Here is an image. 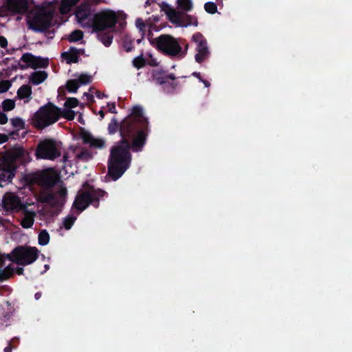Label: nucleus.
<instances>
[{
	"instance_id": "obj_1",
	"label": "nucleus",
	"mask_w": 352,
	"mask_h": 352,
	"mask_svg": "<svg viewBox=\"0 0 352 352\" xmlns=\"http://www.w3.org/2000/svg\"><path fill=\"white\" fill-rule=\"evenodd\" d=\"M129 149V142L122 140L111 150L109 174L114 180L118 179L129 166L131 155Z\"/></svg>"
},
{
	"instance_id": "obj_2",
	"label": "nucleus",
	"mask_w": 352,
	"mask_h": 352,
	"mask_svg": "<svg viewBox=\"0 0 352 352\" xmlns=\"http://www.w3.org/2000/svg\"><path fill=\"white\" fill-rule=\"evenodd\" d=\"M60 116V109L52 104L45 105L34 114L32 123L38 129H43L56 122Z\"/></svg>"
},
{
	"instance_id": "obj_3",
	"label": "nucleus",
	"mask_w": 352,
	"mask_h": 352,
	"mask_svg": "<svg viewBox=\"0 0 352 352\" xmlns=\"http://www.w3.org/2000/svg\"><path fill=\"white\" fill-rule=\"evenodd\" d=\"M38 250L35 247L19 246L14 248L10 254L4 255L5 259L19 265H26L34 262L38 256Z\"/></svg>"
},
{
	"instance_id": "obj_4",
	"label": "nucleus",
	"mask_w": 352,
	"mask_h": 352,
	"mask_svg": "<svg viewBox=\"0 0 352 352\" xmlns=\"http://www.w3.org/2000/svg\"><path fill=\"white\" fill-rule=\"evenodd\" d=\"M121 12L103 10L94 14L93 31L99 32L113 28Z\"/></svg>"
},
{
	"instance_id": "obj_5",
	"label": "nucleus",
	"mask_w": 352,
	"mask_h": 352,
	"mask_svg": "<svg viewBox=\"0 0 352 352\" xmlns=\"http://www.w3.org/2000/svg\"><path fill=\"white\" fill-rule=\"evenodd\" d=\"M62 144L52 139H45L38 144L36 155L37 158L54 160L61 154Z\"/></svg>"
},
{
	"instance_id": "obj_6",
	"label": "nucleus",
	"mask_w": 352,
	"mask_h": 352,
	"mask_svg": "<svg viewBox=\"0 0 352 352\" xmlns=\"http://www.w3.org/2000/svg\"><path fill=\"white\" fill-rule=\"evenodd\" d=\"M151 43L160 51L171 56H176L182 52V47L177 39L168 34L161 35L153 39Z\"/></svg>"
},
{
	"instance_id": "obj_7",
	"label": "nucleus",
	"mask_w": 352,
	"mask_h": 352,
	"mask_svg": "<svg viewBox=\"0 0 352 352\" xmlns=\"http://www.w3.org/2000/svg\"><path fill=\"white\" fill-rule=\"evenodd\" d=\"M23 151L21 148H18L13 151L12 153L8 155V157H10L11 161L6 162V160L1 164L2 173H0V186L3 187L11 182V179L14 177V165L12 164V160L20 157L22 155Z\"/></svg>"
},
{
	"instance_id": "obj_8",
	"label": "nucleus",
	"mask_w": 352,
	"mask_h": 352,
	"mask_svg": "<svg viewBox=\"0 0 352 352\" xmlns=\"http://www.w3.org/2000/svg\"><path fill=\"white\" fill-rule=\"evenodd\" d=\"M50 16L43 13L31 12L28 14L27 23L30 29L41 31L48 27Z\"/></svg>"
},
{
	"instance_id": "obj_9",
	"label": "nucleus",
	"mask_w": 352,
	"mask_h": 352,
	"mask_svg": "<svg viewBox=\"0 0 352 352\" xmlns=\"http://www.w3.org/2000/svg\"><path fill=\"white\" fill-rule=\"evenodd\" d=\"M2 207L8 212H16L25 209L26 206L22 203L19 197L12 192L4 195L2 199Z\"/></svg>"
},
{
	"instance_id": "obj_10",
	"label": "nucleus",
	"mask_w": 352,
	"mask_h": 352,
	"mask_svg": "<svg viewBox=\"0 0 352 352\" xmlns=\"http://www.w3.org/2000/svg\"><path fill=\"white\" fill-rule=\"evenodd\" d=\"M76 18L78 23L83 28H91L94 24V15L91 14L90 6L82 3L76 12Z\"/></svg>"
},
{
	"instance_id": "obj_11",
	"label": "nucleus",
	"mask_w": 352,
	"mask_h": 352,
	"mask_svg": "<svg viewBox=\"0 0 352 352\" xmlns=\"http://www.w3.org/2000/svg\"><path fill=\"white\" fill-rule=\"evenodd\" d=\"M192 39L197 43V53L195 55V60L199 63H201L207 58L209 54L206 42L200 34H195L192 36Z\"/></svg>"
},
{
	"instance_id": "obj_12",
	"label": "nucleus",
	"mask_w": 352,
	"mask_h": 352,
	"mask_svg": "<svg viewBox=\"0 0 352 352\" xmlns=\"http://www.w3.org/2000/svg\"><path fill=\"white\" fill-rule=\"evenodd\" d=\"M91 76L87 74L76 75V78L67 81V89L69 92L75 93L79 87L89 83L91 81Z\"/></svg>"
},
{
	"instance_id": "obj_13",
	"label": "nucleus",
	"mask_w": 352,
	"mask_h": 352,
	"mask_svg": "<svg viewBox=\"0 0 352 352\" xmlns=\"http://www.w3.org/2000/svg\"><path fill=\"white\" fill-rule=\"evenodd\" d=\"M21 60L25 63L23 67L36 69L37 67H45L47 65V60L36 57L30 53L24 54Z\"/></svg>"
},
{
	"instance_id": "obj_14",
	"label": "nucleus",
	"mask_w": 352,
	"mask_h": 352,
	"mask_svg": "<svg viewBox=\"0 0 352 352\" xmlns=\"http://www.w3.org/2000/svg\"><path fill=\"white\" fill-rule=\"evenodd\" d=\"M27 0H8L7 8L13 12L22 13L25 12L27 9Z\"/></svg>"
},
{
	"instance_id": "obj_15",
	"label": "nucleus",
	"mask_w": 352,
	"mask_h": 352,
	"mask_svg": "<svg viewBox=\"0 0 352 352\" xmlns=\"http://www.w3.org/2000/svg\"><path fill=\"white\" fill-rule=\"evenodd\" d=\"M91 197L89 192H82L76 197L74 206L78 210H85L90 201Z\"/></svg>"
},
{
	"instance_id": "obj_16",
	"label": "nucleus",
	"mask_w": 352,
	"mask_h": 352,
	"mask_svg": "<svg viewBox=\"0 0 352 352\" xmlns=\"http://www.w3.org/2000/svg\"><path fill=\"white\" fill-rule=\"evenodd\" d=\"M166 14L169 21L177 26L181 27L184 25L181 13L175 9L173 8H168L166 10Z\"/></svg>"
},
{
	"instance_id": "obj_17",
	"label": "nucleus",
	"mask_w": 352,
	"mask_h": 352,
	"mask_svg": "<svg viewBox=\"0 0 352 352\" xmlns=\"http://www.w3.org/2000/svg\"><path fill=\"white\" fill-rule=\"evenodd\" d=\"M83 142L91 147L101 148L104 145V142L102 139L96 138L92 135L84 133L82 135Z\"/></svg>"
},
{
	"instance_id": "obj_18",
	"label": "nucleus",
	"mask_w": 352,
	"mask_h": 352,
	"mask_svg": "<svg viewBox=\"0 0 352 352\" xmlns=\"http://www.w3.org/2000/svg\"><path fill=\"white\" fill-rule=\"evenodd\" d=\"M47 78V74L43 71H36L32 73L29 80L34 85H38L44 82Z\"/></svg>"
},
{
	"instance_id": "obj_19",
	"label": "nucleus",
	"mask_w": 352,
	"mask_h": 352,
	"mask_svg": "<svg viewBox=\"0 0 352 352\" xmlns=\"http://www.w3.org/2000/svg\"><path fill=\"white\" fill-rule=\"evenodd\" d=\"M23 210L24 217L21 220V224L24 228H30L34 223L36 213L34 212L28 211L25 208Z\"/></svg>"
},
{
	"instance_id": "obj_20",
	"label": "nucleus",
	"mask_w": 352,
	"mask_h": 352,
	"mask_svg": "<svg viewBox=\"0 0 352 352\" xmlns=\"http://www.w3.org/2000/svg\"><path fill=\"white\" fill-rule=\"evenodd\" d=\"M135 27L138 30L142 38L146 36V32L149 31L151 24L144 21L142 19L138 18L135 20Z\"/></svg>"
},
{
	"instance_id": "obj_21",
	"label": "nucleus",
	"mask_w": 352,
	"mask_h": 352,
	"mask_svg": "<svg viewBox=\"0 0 352 352\" xmlns=\"http://www.w3.org/2000/svg\"><path fill=\"white\" fill-rule=\"evenodd\" d=\"M62 57L67 63H77L79 54L76 50H70L69 52L63 53Z\"/></svg>"
},
{
	"instance_id": "obj_22",
	"label": "nucleus",
	"mask_w": 352,
	"mask_h": 352,
	"mask_svg": "<svg viewBox=\"0 0 352 352\" xmlns=\"http://www.w3.org/2000/svg\"><path fill=\"white\" fill-rule=\"evenodd\" d=\"M31 94L32 90L30 87H29L28 85H23L17 91L19 98L21 99H24L25 102L29 101Z\"/></svg>"
},
{
	"instance_id": "obj_23",
	"label": "nucleus",
	"mask_w": 352,
	"mask_h": 352,
	"mask_svg": "<svg viewBox=\"0 0 352 352\" xmlns=\"http://www.w3.org/2000/svg\"><path fill=\"white\" fill-rule=\"evenodd\" d=\"M80 0H62L60 7V12L62 14L69 12L72 8L75 6Z\"/></svg>"
},
{
	"instance_id": "obj_24",
	"label": "nucleus",
	"mask_w": 352,
	"mask_h": 352,
	"mask_svg": "<svg viewBox=\"0 0 352 352\" xmlns=\"http://www.w3.org/2000/svg\"><path fill=\"white\" fill-rule=\"evenodd\" d=\"M42 179L47 185H52L56 180L57 175L54 170H50L43 173Z\"/></svg>"
},
{
	"instance_id": "obj_25",
	"label": "nucleus",
	"mask_w": 352,
	"mask_h": 352,
	"mask_svg": "<svg viewBox=\"0 0 352 352\" xmlns=\"http://www.w3.org/2000/svg\"><path fill=\"white\" fill-rule=\"evenodd\" d=\"M177 8L184 11L192 10L193 3L192 0H177Z\"/></svg>"
},
{
	"instance_id": "obj_26",
	"label": "nucleus",
	"mask_w": 352,
	"mask_h": 352,
	"mask_svg": "<svg viewBox=\"0 0 352 352\" xmlns=\"http://www.w3.org/2000/svg\"><path fill=\"white\" fill-rule=\"evenodd\" d=\"M145 135L143 132H140L133 142V147L136 150H140L144 144Z\"/></svg>"
},
{
	"instance_id": "obj_27",
	"label": "nucleus",
	"mask_w": 352,
	"mask_h": 352,
	"mask_svg": "<svg viewBox=\"0 0 352 352\" xmlns=\"http://www.w3.org/2000/svg\"><path fill=\"white\" fill-rule=\"evenodd\" d=\"M184 21V25L182 27H187L189 25H195L197 26L198 24V21L196 17L190 15H186L182 18Z\"/></svg>"
},
{
	"instance_id": "obj_28",
	"label": "nucleus",
	"mask_w": 352,
	"mask_h": 352,
	"mask_svg": "<svg viewBox=\"0 0 352 352\" xmlns=\"http://www.w3.org/2000/svg\"><path fill=\"white\" fill-rule=\"evenodd\" d=\"M38 244L41 245H45L50 241V235L46 230H42L38 237Z\"/></svg>"
},
{
	"instance_id": "obj_29",
	"label": "nucleus",
	"mask_w": 352,
	"mask_h": 352,
	"mask_svg": "<svg viewBox=\"0 0 352 352\" xmlns=\"http://www.w3.org/2000/svg\"><path fill=\"white\" fill-rule=\"evenodd\" d=\"M83 34L80 30L74 31L69 36V41L75 42L80 40L82 38Z\"/></svg>"
},
{
	"instance_id": "obj_30",
	"label": "nucleus",
	"mask_w": 352,
	"mask_h": 352,
	"mask_svg": "<svg viewBox=\"0 0 352 352\" xmlns=\"http://www.w3.org/2000/svg\"><path fill=\"white\" fill-rule=\"evenodd\" d=\"M205 10L210 14H214L217 11V5L213 2H207L204 5Z\"/></svg>"
},
{
	"instance_id": "obj_31",
	"label": "nucleus",
	"mask_w": 352,
	"mask_h": 352,
	"mask_svg": "<svg viewBox=\"0 0 352 352\" xmlns=\"http://www.w3.org/2000/svg\"><path fill=\"white\" fill-rule=\"evenodd\" d=\"M15 107V103L12 100H6L2 103V107L4 111H11Z\"/></svg>"
},
{
	"instance_id": "obj_32",
	"label": "nucleus",
	"mask_w": 352,
	"mask_h": 352,
	"mask_svg": "<svg viewBox=\"0 0 352 352\" xmlns=\"http://www.w3.org/2000/svg\"><path fill=\"white\" fill-rule=\"evenodd\" d=\"M78 105V100L76 98H69L66 100L65 103V106L67 109H72L77 107Z\"/></svg>"
},
{
	"instance_id": "obj_33",
	"label": "nucleus",
	"mask_w": 352,
	"mask_h": 352,
	"mask_svg": "<svg viewBox=\"0 0 352 352\" xmlns=\"http://www.w3.org/2000/svg\"><path fill=\"white\" fill-rule=\"evenodd\" d=\"M67 195V189L62 184L57 186V192L56 196L60 199H64Z\"/></svg>"
},
{
	"instance_id": "obj_34",
	"label": "nucleus",
	"mask_w": 352,
	"mask_h": 352,
	"mask_svg": "<svg viewBox=\"0 0 352 352\" xmlns=\"http://www.w3.org/2000/svg\"><path fill=\"white\" fill-rule=\"evenodd\" d=\"M75 220H76V218L73 216L67 217L63 221V226L65 228V229H67V230L70 229L72 228V225L74 224Z\"/></svg>"
},
{
	"instance_id": "obj_35",
	"label": "nucleus",
	"mask_w": 352,
	"mask_h": 352,
	"mask_svg": "<svg viewBox=\"0 0 352 352\" xmlns=\"http://www.w3.org/2000/svg\"><path fill=\"white\" fill-rule=\"evenodd\" d=\"M61 115L63 116V117H64L65 118H66L69 120H73L75 117L74 111L69 109H67L64 110L62 113L60 112V116Z\"/></svg>"
},
{
	"instance_id": "obj_36",
	"label": "nucleus",
	"mask_w": 352,
	"mask_h": 352,
	"mask_svg": "<svg viewBox=\"0 0 352 352\" xmlns=\"http://www.w3.org/2000/svg\"><path fill=\"white\" fill-rule=\"evenodd\" d=\"M12 274V269L10 267H7L5 270H0V278L6 279L8 278Z\"/></svg>"
},
{
	"instance_id": "obj_37",
	"label": "nucleus",
	"mask_w": 352,
	"mask_h": 352,
	"mask_svg": "<svg viewBox=\"0 0 352 352\" xmlns=\"http://www.w3.org/2000/svg\"><path fill=\"white\" fill-rule=\"evenodd\" d=\"M12 125L16 127L18 130L21 129L24 126V122L21 118H14L11 120Z\"/></svg>"
},
{
	"instance_id": "obj_38",
	"label": "nucleus",
	"mask_w": 352,
	"mask_h": 352,
	"mask_svg": "<svg viewBox=\"0 0 352 352\" xmlns=\"http://www.w3.org/2000/svg\"><path fill=\"white\" fill-rule=\"evenodd\" d=\"M76 160H88L91 158L90 154L87 151H82L80 153H78L76 156Z\"/></svg>"
},
{
	"instance_id": "obj_39",
	"label": "nucleus",
	"mask_w": 352,
	"mask_h": 352,
	"mask_svg": "<svg viewBox=\"0 0 352 352\" xmlns=\"http://www.w3.org/2000/svg\"><path fill=\"white\" fill-rule=\"evenodd\" d=\"M145 61L142 56H138L133 60V65L137 68H141L144 65Z\"/></svg>"
},
{
	"instance_id": "obj_40",
	"label": "nucleus",
	"mask_w": 352,
	"mask_h": 352,
	"mask_svg": "<svg viewBox=\"0 0 352 352\" xmlns=\"http://www.w3.org/2000/svg\"><path fill=\"white\" fill-rule=\"evenodd\" d=\"M132 113L134 116L137 117H142L144 111L142 107L135 106L132 109Z\"/></svg>"
},
{
	"instance_id": "obj_41",
	"label": "nucleus",
	"mask_w": 352,
	"mask_h": 352,
	"mask_svg": "<svg viewBox=\"0 0 352 352\" xmlns=\"http://www.w3.org/2000/svg\"><path fill=\"white\" fill-rule=\"evenodd\" d=\"M10 87V84L8 81L0 82V93L6 92L8 90Z\"/></svg>"
},
{
	"instance_id": "obj_42",
	"label": "nucleus",
	"mask_w": 352,
	"mask_h": 352,
	"mask_svg": "<svg viewBox=\"0 0 352 352\" xmlns=\"http://www.w3.org/2000/svg\"><path fill=\"white\" fill-rule=\"evenodd\" d=\"M100 40L103 43L105 46H109L112 41V36L109 34L106 38L100 36Z\"/></svg>"
},
{
	"instance_id": "obj_43",
	"label": "nucleus",
	"mask_w": 352,
	"mask_h": 352,
	"mask_svg": "<svg viewBox=\"0 0 352 352\" xmlns=\"http://www.w3.org/2000/svg\"><path fill=\"white\" fill-rule=\"evenodd\" d=\"M118 126V122L116 120H112L109 125V131L110 133H114L117 130Z\"/></svg>"
},
{
	"instance_id": "obj_44",
	"label": "nucleus",
	"mask_w": 352,
	"mask_h": 352,
	"mask_svg": "<svg viewBox=\"0 0 352 352\" xmlns=\"http://www.w3.org/2000/svg\"><path fill=\"white\" fill-rule=\"evenodd\" d=\"M193 76L197 77L201 82H202L204 84L205 87H208L210 86V83L208 81L204 80L201 78L199 73L195 72L193 73Z\"/></svg>"
},
{
	"instance_id": "obj_45",
	"label": "nucleus",
	"mask_w": 352,
	"mask_h": 352,
	"mask_svg": "<svg viewBox=\"0 0 352 352\" xmlns=\"http://www.w3.org/2000/svg\"><path fill=\"white\" fill-rule=\"evenodd\" d=\"M7 122H8V118H7V116H6V114H4V113H2V112H0V124H6Z\"/></svg>"
},
{
	"instance_id": "obj_46",
	"label": "nucleus",
	"mask_w": 352,
	"mask_h": 352,
	"mask_svg": "<svg viewBox=\"0 0 352 352\" xmlns=\"http://www.w3.org/2000/svg\"><path fill=\"white\" fill-rule=\"evenodd\" d=\"M7 45H8L7 40L3 36H0V47H5L7 46Z\"/></svg>"
},
{
	"instance_id": "obj_47",
	"label": "nucleus",
	"mask_w": 352,
	"mask_h": 352,
	"mask_svg": "<svg viewBox=\"0 0 352 352\" xmlns=\"http://www.w3.org/2000/svg\"><path fill=\"white\" fill-rule=\"evenodd\" d=\"M8 140V135L0 133V144L6 142Z\"/></svg>"
},
{
	"instance_id": "obj_48",
	"label": "nucleus",
	"mask_w": 352,
	"mask_h": 352,
	"mask_svg": "<svg viewBox=\"0 0 352 352\" xmlns=\"http://www.w3.org/2000/svg\"><path fill=\"white\" fill-rule=\"evenodd\" d=\"M5 261L4 255H0V267L3 266V262Z\"/></svg>"
},
{
	"instance_id": "obj_49",
	"label": "nucleus",
	"mask_w": 352,
	"mask_h": 352,
	"mask_svg": "<svg viewBox=\"0 0 352 352\" xmlns=\"http://www.w3.org/2000/svg\"><path fill=\"white\" fill-rule=\"evenodd\" d=\"M12 348L11 346H7L4 349V352H11Z\"/></svg>"
},
{
	"instance_id": "obj_50",
	"label": "nucleus",
	"mask_w": 352,
	"mask_h": 352,
	"mask_svg": "<svg viewBox=\"0 0 352 352\" xmlns=\"http://www.w3.org/2000/svg\"><path fill=\"white\" fill-rule=\"evenodd\" d=\"M115 110H116V107H115V106L113 104V105H112V107L110 108V111H111V112H113V113H114V112L116 111Z\"/></svg>"
},
{
	"instance_id": "obj_51",
	"label": "nucleus",
	"mask_w": 352,
	"mask_h": 352,
	"mask_svg": "<svg viewBox=\"0 0 352 352\" xmlns=\"http://www.w3.org/2000/svg\"><path fill=\"white\" fill-rule=\"evenodd\" d=\"M67 162V155H65L63 156V162Z\"/></svg>"
},
{
	"instance_id": "obj_52",
	"label": "nucleus",
	"mask_w": 352,
	"mask_h": 352,
	"mask_svg": "<svg viewBox=\"0 0 352 352\" xmlns=\"http://www.w3.org/2000/svg\"><path fill=\"white\" fill-rule=\"evenodd\" d=\"M23 268H20L17 270V272L19 274H21L23 273Z\"/></svg>"
},
{
	"instance_id": "obj_53",
	"label": "nucleus",
	"mask_w": 352,
	"mask_h": 352,
	"mask_svg": "<svg viewBox=\"0 0 352 352\" xmlns=\"http://www.w3.org/2000/svg\"><path fill=\"white\" fill-rule=\"evenodd\" d=\"M100 117L102 118L104 117V112L102 111H100L99 112Z\"/></svg>"
},
{
	"instance_id": "obj_54",
	"label": "nucleus",
	"mask_w": 352,
	"mask_h": 352,
	"mask_svg": "<svg viewBox=\"0 0 352 352\" xmlns=\"http://www.w3.org/2000/svg\"><path fill=\"white\" fill-rule=\"evenodd\" d=\"M78 120L82 122V116L80 115L79 117H78Z\"/></svg>"
},
{
	"instance_id": "obj_55",
	"label": "nucleus",
	"mask_w": 352,
	"mask_h": 352,
	"mask_svg": "<svg viewBox=\"0 0 352 352\" xmlns=\"http://www.w3.org/2000/svg\"><path fill=\"white\" fill-rule=\"evenodd\" d=\"M45 267L46 270H47V269H48V267H49L47 265H45Z\"/></svg>"
},
{
	"instance_id": "obj_56",
	"label": "nucleus",
	"mask_w": 352,
	"mask_h": 352,
	"mask_svg": "<svg viewBox=\"0 0 352 352\" xmlns=\"http://www.w3.org/2000/svg\"><path fill=\"white\" fill-rule=\"evenodd\" d=\"M94 1H96V2H98L100 1V0H94Z\"/></svg>"
},
{
	"instance_id": "obj_57",
	"label": "nucleus",
	"mask_w": 352,
	"mask_h": 352,
	"mask_svg": "<svg viewBox=\"0 0 352 352\" xmlns=\"http://www.w3.org/2000/svg\"><path fill=\"white\" fill-rule=\"evenodd\" d=\"M36 298H38V295L36 294Z\"/></svg>"
}]
</instances>
